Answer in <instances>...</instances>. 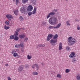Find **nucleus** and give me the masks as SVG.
I'll list each match as a JSON object with an SVG mask.
<instances>
[{
  "label": "nucleus",
  "mask_w": 80,
  "mask_h": 80,
  "mask_svg": "<svg viewBox=\"0 0 80 80\" xmlns=\"http://www.w3.org/2000/svg\"><path fill=\"white\" fill-rule=\"evenodd\" d=\"M13 2H15V0H13Z\"/></svg>",
  "instance_id": "4d7b16f0"
},
{
  "label": "nucleus",
  "mask_w": 80,
  "mask_h": 80,
  "mask_svg": "<svg viewBox=\"0 0 80 80\" xmlns=\"http://www.w3.org/2000/svg\"><path fill=\"white\" fill-rule=\"evenodd\" d=\"M5 65L6 67H8V64H6Z\"/></svg>",
  "instance_id": "09e8293b"
},
{
  "label": "nucleus",
  "mask_w": 80,
  "mask_h": 80,
  "mask_svg": "<svg viewBox=\"0 0 80 80\" xmlns=\"http://www.w3.org/2000/svg\"><path fill=\"white\" fill-rule=\"evenodd\" d=\"M18 47H20V44L18 45Z\"/></svg>",
  "instance_id": "3c124183"
},
{
  "label": "nucleus",
  "mask_w": 80,
  "mask_h": 80,
  "mask_svg": "<svg viewBox=\"0 0 80 80\" xmlns=\"http://www.w3.org/2000/svg\"><path fill=\"white\" fill-rule=\"evenodd\" d=\"M57 42V39H52L50 41V42L51 43V45L55 46L57 44V43L55 44V43H56Z\"/></svg>",
  "instance_id": "39448f33"
},
{
  "label": "nucleus",
  "mask_w": 80,
  "mask_h": 80,
  "mask_svg": "<svg viewBox=\"0 0 80 80\" xmlns=\"http://www.w3.org/2000/svg\"><path fill=\"white\" fill-rule=\"evenodd\" d=\"M77 42L75 39L72 38V37H70L68 38V44L69 45H73Z\"/></svg>",
  "instance_id": "7ed1b4c3"
},
{
  "label": "nucleus",
  "mask_w": 80,
  "mask_h": 80,
  "mask_svg": "<svg viewBox=\"0 0 80 80\" xmlns=\"http://www.w3.org/2000/svg\"><path fill=\"white\" fill-rule=\"evenodd\" d=\"M25 67L26 68H28L29 67L27 64H26L25 65Z\"/></svg>",
  "instance_id": "72a5a7b5"
},
{
  "label": "nucleus",
  "mask_w": 80,
  "mask_h": 80,
  "mask_svg": "<svg viewBox=\"0 0 80 80\" xmlns=\"http://www.w3.org/2000/svg\"><path fill=\"white\" fill-rule=\"evenodd\" d=\"M28 38H24L23 42H27V40H28Z\"/></svg>",
  "instance_id": "473e14b6"
},
{
  "label": "nucleus",
  "mask_w": 80,
  "mask_h": 80,
  "mask_svg": "<svg viewBox=\"0 0 80 80\" xmlns=\"http://www.w3.org/2000/svg\"><path fill=\"white\" fill-rule=\"evenodd\" d=\"M20 30V28H18L16 29V32H19Z\"/></svg>",
  "instance_id": "ea45409f"
},
{
  "label": "nucleus",
  "mask_w": 80,
  "mask_h": 80,
  "mask_svg": "<svg viewBox=\"0 0 80 80\" xmlns=\"http://www.w3.org/2000/svg\"><path fill=\"white\" fill-rule=\"evenodd\" d=\"M50 17V14L49 13V14H48V15L47 16V18H49Z\"/></svg>",
  "instance_id": "79ce46f5"
},
{
  "label": "nucleus",
  "mask_w": 80,
  "mask_h": 80,
  "mask_svg": "<svg viewBox=\"0 0 80 80\" xmlns=\"http://www.w3.org/2000/svg\"><path fill=\"white\" fill-rule=\"evenodd\" d=\"M54 12H57V11L56 10L54 9Z\"/></svg>",
  "instance_id": "864d4df0"
},
{
  "label": "nucleus",
  "mask_w": 80,
  "mask_h": 80,
  "mask_svg": "<svg viewBox=\"0 0 80 80\" xmlns=\"http://www.w3.org/2000/svg\"><path fill=\"white\" fill-rule=\"evenodd\" d=\"M35 65L36 66V67L37 68H39V66H38V65L37 64H35Z\"/></svg>",
  "instance_id": "e433bc0d"
},
{
  "label": "nucleus",
  "mask_w": 80,
  "mask_h": 80,
  "mask_svg": "<svg viewBox=\"0 0 80 80\" xmlns=\"http://www.w3.org/2000/svg\"><path fill=\"white\" fill-rule=\"evenodd\" d=\"M58 34H56L53 37V39H55V40H56L57 38H58Z\"/></svg>",
  "instance_id": "dca6fc26"
},
{
  "label": "nucleus",
  "mask_w": 80,
  "mask_h": 80,
  "mask_svg": "<svg viewBox=\"0 0 80 80\" xmlns=\"http://www.w3.org/2000/svg\"><path fill=\"white\" fill-rule=\"evenodd\" d=\"M25 34H21L19 36V37L20 38H24L25 37Z\"/></svg>",
  "instance_id": "9b49d317"
},
{
  "label": "nucleus",
  "mask_w": 80,
  "mask_h": 80,
  "mask_svg": "<svg viewBox=\"0 0 80 80\" xmlns=\"http://www.w3.org/2000/svg\"><path fill=\"white\" fill-rule=\"evenodd\" d=\"M5 23L6 24V25H9V23H10V22H9V21H6L5 22Z\"/></svg>",
  "instance_id": "c9c22d12"
},
{
  "label": "nucleus",
  "mask_w": 80,
  "mask_h": 80,
  "mask_svg": "<svg viewBox=\"0 0 80 80\" xmlns=\"http://www.w3.org/2000/svg\"><path fill=\"white\" fill-rule=\"evenodd\" d=\"M9 28H10V27H8L6 26V25L4 26V29L5 30H7V29H9Z\"/></svg>",
  "instance_id": "c85d7f7f"
},
{
  "label": "nucleus",
  "mask_w": 80,
  "mask_h": 80,
  "mask_svg": "<svg viewBox=\"0 0 80 80\" xmlns=\"http://www.w3.org/2000/svg\"><path fill=\"white\" fill-rule=\"evenodd\" d=\"M42 24L43 25H45L47 24V23L45 21H43L42 22Z\"/></svg>",
  "instance_id": "4c0bfd02"
},
{
  "label": "nucleus",
  "mask_w": 80,
  "mask_h": 80,
  "mask_svg": "<svg viewBox=\"0 0 80 80\" xmlns=\"http://www.w3.org/2000/svg\"><path fill=\"white\" fill-rule=\"evenodd\" d=\"M69 22H68V21H67L66 22V24H67V25H70V23H69Z\"/></svg>",
  "instance_id": "58836bf2"
},
{
  "label": "nucleus",
  "mask_w": 80,
  "mask_h": 80,
  "mask_svg": "<svg viewBox=\"0 0 80 80\" xmlns=\"http://www.w3.org/2000/svg\"><path fill=\"white\" fill-rule=\"evenodd\" d=\"M39 69V68H37V70H38Z\"/></svg>",
  "instance_id": "6e6d98bb"
},
{
  "label": "nucleus",
  "mask_w": 80,
  "mask_h": 80,
  "mask_svg": "<svg viewBox=\"0 0 80 80\" xmlns=\"http://www.w3.org/2000/svg\"><path fill=\"white\" fill-rule=\"evenodd\" d=\"M61 26V23H59L58 24L57 26L56 27H53L52 26H49L48 28V30H52L53 29V28H60V27Z\"/></svg>",
  "instance_id": "20e7f679"
},
{
  "label": "nucleus",
  "mask_w": 80,
  "mask_h": 80,
  "mask_svg": "<svg viewBox=\"0 0 80 80\" xmlns=\"http://www.w3.org/2000/svg\"><path fill=\"white\" fill-rule=\"evenodd\" d=\"M28 1V0H22V2L23 3H26Z\"/></svg>",
  "instance_id": "a211bd4d"
},
{
  "label": "nucleus",
  "mask_w": 80,
  "mask_h": 80,
  "mask_svg": "<svg viewBox=\"0 0 80 80\" xmlns=\"http://www.w3.org/2000/svg\"><path fill=\"white\" fill-rule=\"evenodd\" d=\"M66 49L67 51H70V48L69 46H67L66 47Z\"/></svg>",
  "instance_id": "a878e982"
},
{
  "label": "nucleus",
  "mask_w": 80,
  "mask_h": 80,
  "mask_svg": "<svg viewBox=\"0 0 80 80\" xmlns=\"http://www.w3.org/2000/svg\"><path fill=\"white\" fill-rule=\"evenodd\" d=\"M66 1V2H68V0H65Z\"/></svg>",
  "instance_id": "bf43d9fd"
},
{
  "label": "nucleus",
  "mask_w": 80,
  "mask_h": 80,
  "mask_svg": "<svg viewBox=\"0 0 80 80\" xmlns=\"http://www.w3.org/2000/svg\"><path fill=\"white\" fill-rule=\"evenodd\" d=\"M30 2L32 3L33 4V5L36 4L37 1H36V0H31Z\"/></svg>",
  "instance_id": "9d476101"
},
{
  "label": "nucleus",
  "mask_w": 80,
  "mask_h": 80,
  "mask_svg": "<svg viewBox=\"0 0 80 80\" xmlns=\"http://www.w3.org/2000/svg\"><path fill=\"white\" fill-rule=\"evenodd\" d=\"M75 57V53L73 52H72L71 54L69 55V57L70 58H73Z\"/></svg>",
  "instance_id": "0eeeda50"
},
{
  "label": "nucleus",
  "mask_w": 80,
  "mask_h": 80,
  "mask_svg": "<svg viewBox=\"0 0 80 80\" xmlns=\"http://www.w3.org/2000/svg\"><path fill=\"white\" fill-rule=\"evenodd\" d=\"M27 57L28 59V60H30V59H31V58H32V57L29 56V55H28Z\"/></svg>",
  "instance_id": "2f4dec72"
},
{
  "label": "nucleus",
  "mask_w": 80,
  "mask_h": 80,
  "mask_svg": "<svg viewBox=\"0 0 80 80\" xmlns=\"http://www.w3.org/2000/svg\"><path fill=\"white\" fill-rule=\"evenodd\" d=\"M11 53L12 54H13L14 53V49L12 50Z\"/></svg>",
  "instance_id": "37998d69"
},
{
  "label": "nucleus",
  "mask_w": 80,
  "mask_h": 80,
  "mask_svg": "<svg viewBox=\"0 0 80 80\" xmlns=\"http://www.w3.org/2000/svg\"><path fill=\"white\" fill-rule=\"evenodd\" d=\"M59 50H62V49H63V48H62V44L61 42L60 43H59Z\"/></svg>",
  "instance_id": "ddd939ff"
},
{
  "label": "nucleus",
  "mask_w": 80,
  "mask_h": 80,
  "mask_svg": "<svg viewBox=\"0 0 80 80\" xmlns=\"http://www.w3.org/2000/svg\"><path fill=\"white\" fill-rule=\"evenodd\" d=\"M58 22V19L56 17H52L50 18L49 20V23L51 25H55Z\"/></svg>",
  "instance_id": "f03ea898"
},
{
  "label": "nucleus",
  "mask_w": 80,
  "mask_h": 80,
  "mask_svg": "<svg viewBox=\"0 0 80 80\" xmlns=\"http://www.w3.org/2000/svg\"><path fill=\"white\" fill-rule=\"evenodd\" d=\"M6 17L9 20H11L12 18H13V16L10 14H7L6 15Z\"/></svg>",
  "instance_id": "423d86ee"
},
{
  "label": "nucleus",
  "mask_w": 80,
  "mask_h": 80,
  "mask_svg": "<svg viewBox=\"0 0 80 80\" xmlns=\"http://www.w3.org/2000/svg\"><path fill=\"white\" fill-rule=\"evenodd\" d=\"M19 19L21 22H23V16H21L19 17Z\"/></svg>",
  "instance_id": "f3484780"
},
{
  "label": "nucleus",
  "mask_w": 80,
  "mask_h": 80,
  "mask_svg": "<svg viewBox=\"0 0 80 80\" xmlns=\"http://www.w3.org/2000/svg\"><path fill=\"white\" fill-rule=\"evenodd\" d=\"M18 3V0H16V4L17 5Z\"/></svg>",
  "instance_id": "a19ab883"
},
{
  "label": "nucleus",
  "mask_w": 80,
  "mask_h": 80,
  "mask_svg": "<svg viewBox=\"0 0 80 80\" xmlns=\"http://www.w3.org/2000/svg\"><path fill=\"white\" fill-rule=\"evenodd\" d=\"M14 40H16V41H18V39H19V38L18 36H14Z\"/></svg>",
  "instance_id": "4468645a"
},
{
  "label": "nucleus",
  "mask_w": 80,
  "mask_h": 80,
  "mask_svg": "<svg viewBox=\"0 0 80 80\" xmlns=\"http://www.w3.org/2000/svg\"><path fill=\"white\" fill-rule=\"evenodd\" d=\"M13 56L14 57H17V56H18V54L16 52L14 53L13 54Z\"/></svg>",
  "instance_id": "cd10ccee"
},
{
  "label": "nucleus",
  "mask_w": 80,
  "mask_h": 80,
  "mask_svg": "<svg viewBox=\"0 0 80 80\" xmlns=\"http://www.w3.org/2000/svg\"><path fill=\"white\" fill-rule=\"evenodd\" d=\"M15 47L16 48H18V45L16 44L15 45Z\"/></svg>",
  "instance_id": "a18cd8bd"
},
{
  "label": "nucleus",
  "mask_w": 80,
  "mask_h": 80,
  "mask_svg": "<svg viewBox=\"0 0 80 80\" xmlns=\"http://www.w3.org/2000/svg\"><path fill=\"white\" fill-rule=\"evenodd\" d=\"M14 37L15 36H14V35H12L10 36V39H11V40H13V39H14Z\"/></svg>",
  "instance_id": "5701e85b"
},
{
  "label": "nucleus",
  "mask_w": 80,
  "mask_h": 80,
  "mask_svg": "<svg viewBox=\"0 0 80 80\" xmlns=\"http://www.w3.org/2000/svg\"><path fill=\"white\" fill-rule=\"evenodd\" d=\"M52 37H53V35L50 34H49L48 36L47 37V41H49L52 38Z\"/></svg>",
  "instance_id": "6e6552de"
},
{
  "label": "nucleus",
  "mask_w": 80,
  "mask_h": 80,
  "mask_svg": "<svg viewBox=\"0 0 80 80\" xmlns=\"http://www.w3.org/2000/svg\"><path fill=\"white\" fill-rule=\"evenodd\" d=\"M27 7L25 6H24L23 7V8L21 9V12L24 14H27L28 12H31L32 10H33V7L32 5H29L28 8L27 10Z\"/></svg>",
  "instance_id": "f257e3e1"
},
{
  "label": "nucleus",
  "mask_w": 80,
  "mask_h": 80,
  "mask_svg": "<svg viewBox=\"0 0 80 80\" xmlns=\"http://www.w3.org/2000/svg\"><path fill=\"white\" fill-rule=\"evenodd\" d=\"M35 64H33L32 66V68H35Z\"/></svg>",
  "instance_id": "c03bdc74"
},
{
  "label": "nucleus",
  "mask_w": 80,
  "mask_h": 80,
  "mask_svg": "<svg viewBox=\"0 0 80 80\" xmlns=\"http://www.w3.org/2000/svg\"><path fill=\"white\" fill-rule=\"evenodd\" d=\"M32 75H38V72H32Z\"/></svg>",
  "instance_id": "393cba45"
},
{
  "label": "nucleus",
  "mask_w": 80,
  "mask_h": 80,
  "mask_svg": "<svg viewBox=\"0 0 80 80\" xmlns=\"http://www.w3.org/2000/svg\"><path fill=\"white\" fill-rule=\"evenodd\" d=\"M41 65H45V64H44V63H43L42 62L41 63Z\"/></svg>",
  "instance_id": "8fccbe9b"
},
{
  "label": "nucleus",
  "mask_w": 80,
  "mask_h": 80,
  "mask_svg": "<svg viewBox=\"0 0 80 80\" xmlns=\"http://www.w3.org/2000/svg\"><path fill=\"white\" fill-rule=\"evenodd\" d=\"M23 66L21 65L19 66V68H18V72H22L23 70Z\"/></svg>",
  "instance_id": "1a4fd4ad"
},
{
  "label": "nucleus",
  "mask_w": 80,
  "mask_h": 80,
  "mask_svg": "<svg viewBox=\"0 0 80 80\" xmlns=\"http://www.w3.org/2000/svg\"><path fill=\"white\" fill-rule=\"evenodd\" d=\"M7 32H6V33H4V35H6V34H7Z\"/></svg>",
  "instance_id": "5fc2aeb1"
},
{
  "label": "nucleus",
  "mask_w": 80,
  "mask_h": 80,
  "mask_svg": "<svg viewBox=\"0 0 80 80\" xmlns=\"http://www.w3.org/2000/svg\"><path fill=\"white\" fill-rule=\"evenodd\" d=\"M32 12H29L28 13V16H30L32 15Z\"/></svg>",
  "instance_id": "f704fd0d"
},
{
  "label": "nucleus",
  "mask_w": 80,
  "mask_h": 80,
  "mask_svg": "<svg viewBox=\"0 0 80 80\" xmlns=\"http://www.w3.org/2000/svg\"><path fill=\"white\" fill-rule=\"evenodd\" d=\"M14 52H16V51H15V50H14Z\"/></svg>",
  "instance_id": "13d9d810"
},
{
  "label": "nucleus",
  "mask_w": 80,
  "mask_h": 80,
  "mask_svg": "<svg viewBox=\"0 0 80 80\" xmlns=\"http://www.w3.org/2000/svg\"><path fill=\"white\" fill-rule=\"evenodd\" d=\"M76 79L78 80H80V76L79 75H77L76 76Z\"/></svg>",
  "instance_id": "aec40b11"
},
{
  "label": "nucleus",
  "mask_w": 80,
  "mask_h": 80,
  "mask_svg": "<svg viewBox=\"0 0 80 80\" xmlns=\"http://www.w3.org/2000/svg\"><path fill=\"white\" fill-rule=\"evenodd\" d=\"M17 56L18 58H19V57H20V56H18V55Z\"/></svg>",
  "instance_id": "603ef678"
},
{
  "label": "nucleus",
  "mask_w": 80,
  "mask_h": 80,
  "mask_svg": "<svg viewBox=\"0 0 80 80\" xmlns=\"http://www.w3.org/2000/svg\"><path fill=\"white\" fill-rule=\"evenodd\" d=\"M2 63H3V62H2Z\"/></svg>",
  "instance_id": "052dcab7"
},
{
  "label": "nucleus",
  "mask_w": 80,
  "mask_h": 80,
  "mask_svg": "<svg viewBox=\"0 0 80 80\" xmlns=\"http://www.w3.org/2000/svg\"><path fill=\"white\" fill-rule=\"evenodd\" d=\"M77 30H80V27H77Z\"/></svg>",
  "instance_id": "de8ad7c7"
},
{
  "label": "nucleus",
  "mask_w": 80,
  "mask_h": 80,
  "mask_svg": "<svg viewBox=\"0 0 80 80\" xmlns=\"http://www.w3.org/2000/svg\"><path fill=\"white\" fill-rule=\"evenodd\" d=\"M14 36H17L18 35V32L17 31H15V33H14Z\"/></svg>",
  "instance_id": "bb28decb"
},
{
  "label": "nucleus",
  "mask_w": 80,
  "mask_h": 80,
  "mask_svg": "<svg viewBox=\"0 0 80 80\" xmlns=\"http://www.w3.org/2000/svg\"><path fill=\"white\" fill-rule=\"evenodd\" d=\"M21 51L22 52H24V50H23V49L22 48L21 49Z\"/></svg>",
  "instance_id": "49530a36"
},
{
  "label": "nucleus",
  "mask_w": 80,
  "mask_h": 80,
  "mask_svg": "<svg viewBox=\"0 0 80 80\" xmlns=\"http://www.w3.org/2000/svg\"><path fill=\"white\" fill-rule=\"evenodd\" d=\"M57 77L59 78H62V76L60 74H58L57 75Z\"/></svg>",
  "instance_id": "4be33fe9"
},
{
  "label": "nucleus",
  "mask_w": 80,
  "mask_h": 80,
  "mask_svg": "<svg viewBox=\"0 0 80 80\" xmlns=\"http://www.w3.org/2000/svg\"><path fill=\"white\" fill-rule=\"evenodd\" d=\"M72 63H76V62H77V59L76 58H73L72 59Z\"/></svg>",
  "instance_id": "f8f14e48"
},
{
  "label": "nucleus",
  "mask_w": 80,
  "mask_h": 80,
  "mask_svg": "<svg viewBox=\"0 0 80 80\" xmlns=\"http://www.w3.org/2000/svg\"><path fill=\"white\" fill-rule=\"evenodd\" d=\"M36 11L37 9H36V8H35L34 9V10L32 11V14H33V15L35 14L36 13Z\"/></svg>",
  "instance_id": "2eb2a0df"
},
{
  "label": "nucleus",
  "mask_w": 80,
  "mask_h": 80,
  "mask_svg": "<svg viewBox=\"0 0 80 80\" xmlns=\"http://www.w3.org/2000/svg\"><path fill=\"white\" fill-rule=\"evenodd\" d=\"M14 14H15L16 15H17V13H18V10H16L14 11Z\"/></svg>",
  "instance_id": "c756f323"
},
{
  "label": "nucleus",
  "mask_w": 80,
  "mask_h": 80,
  "mask_svg": "<svg viewBox=\"0 0 80 80\" xmlns=\"http://www.w3.org/2000/svg\"><path fill=\"white\" fill-rule=\"evenodd\" d=\"M20 46L21 47H22V48H23L24 47V46L23 45V42H21L20 43Z\"/></svg>",
  "instance_id": "412c9836"
},
{
  "label": "nucleus",
  "mask_w": 80,
  "mask_h": 80,
  "mask_svg": "<svg viewBox=\"0 0 80 80\" xmlns=\"http://www.w3.org/2000/svg\"><path fill=\"white\" fill-rule=\"evenodd\" d=\"M49 14L50 15H55V14H56V13L53 12H51L49 13Z\"/></svg>",
  "instance_id": "6ab92c4d"
},
{
  "label": "nucleus",
  "mask_w": 80,
  "mask_h": 80,
  "mask_svg": "<svg viewBox=\"0 0 80 80\" xmlns=\"http://www.w3.org/2000/svg\"><path fill=\"white\" fill-rule=\"evenodd\" d=\"M66 73H69L70 72V69H67L65 71Z\"/></svg>",
  "instance_id": "7c9ffc66"
},
{
  "label": "nucleus",
  "mask_w": 80,
  "mask_h": 80,
  "mask_svg": "<svg viewBox=\"0 0 80 80\" xmlns=\"http://www.w3.org/2000/svg\"><path fill=\"white\" fill-rule=\"evenodd\" d=\"M39 47H45V45L43 44H39L38 45Z\"/></svg>",
  "instance_id": "b1692460"
}]
</instances>
